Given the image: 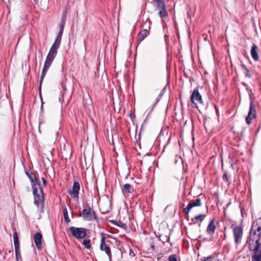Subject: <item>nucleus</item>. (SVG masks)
<instances>
[{"label": "nucleus", "mask_w": 261, "mask_h": 261, "mask_svg": "<svg viewBox=\"0 0 261 261\" xmlns=\"http://www.w3.org/2000/svg\"><path fill=\"white\" fill-rule=\"evenodd\" d=\"M247 243L252 252V261H261V218L252 223Z\"/></svg>", "instance_id": "1"}, {"label": "nucleus", "mask_w": 261, "mask_h": 261, "mask_svg": "<svg viewBox=\"0 0 261 261\" xmlns=\"http://www.w3.org/2000/svg\"><path fill=\"white\" fill-rule=\"evenodd\" d=\"M32 189L34 198V204L38 208L40 207V205H41V207H43L44 197L40 184L32 185Z\"/></svg>", "instance_id": "2"}, {"label": "nucleus", "mask_w": 261, "mask_h": 261, "mask_svg": "<svg viewBox=\"0 0 261 261\" xmlns=\"http://www.w3.org/2000/svg\"><path fill=\"white\" fill-rule=\"evenodd\" d=\"M83 210L79 216L82 217L85 221H91L97 219L96 213L88 203L83 204Z\"/></svg>", "instance_id": "3"}, {"label": "nucleus", "mask_w": 261, "mask_h": 261, "mask_svg": "<svg viewBox=\"0 0 261 261\" xmlns=\"http://www.w3.org/2000/svg\"><path fill=\"white\" fill-rule=\"evenodd\" d=\"M248 94L250 99V106L248 114L246 117V122L247 124H250L251 123V120L256 117V110L253 106L255 97L250 90H248Z\"/></svg>", "instance_id": "4"}, {"label": "nucleus", "mask_w": 261, "mask_h": 261, "mask_svg": "<svg viewBox=\"0 0 261 261\" xmlns=\"http://www.w3.org/2000/svg\"><path fill=\"white\" fill-rule=\"evenodd\" d=\"M71 235L76 239H81L86 237L88 230L84 227L70 226L67 230Z\"/></svg>", "instance_id": "5"}, {"label": "nucleus", "mask_w": 261, "mask_h": 261, "mask_svg": "<svg viewBox=\"0 0 261 261\" xmlns=\"http://www.w3.org/2000/svg\"><path fill=\"white\" fill-rule=\"evenodd\" d=\"M151 3L159 10V15L162 18L168 17L164 0H152Z\"/></svg>", "instance_id": "6"}, {"label": "nucleus", "mask_w": 261, "mask_h": 261, "mask_svg": "<svg viewBox=\"0 0 261 261\" xmlns=\"http://www.w3.org/2000/svg\"><path fill=\"white\" fill-rule=\"evenodd\" d=\"M243 222V219L241 220V223ZM233 233L234 236V239L235 243L238 245H239L242 240L243 235V227L241 224L239 226H236L233 227L232 229Z\"/></svg>", "instance_id": "7"}, {"label": "nucleus", "mask_w": 261, "mask_h": 261, "mask_svg": "<svg viewBox=\"0 0 261 261\" xmlns=\"http://www.w3.org/2000/svg\"><path fill=\"white\" fill-rule=\"evenodd\" d=\"M190 99L192 103L195 105L196 108H197V105L198 104H203L201 95L199 93L198 89L194 90L190 96Z\"/></svg>", "instance_id": "8"}, {"label": "nucleus", "mask_w": 261, "mask_h": 261, "mask_svg": "<svg viewBox=\"0 0 261 261\" xmlns=\"http://www.w3.org/2000/svg\"><path fill=\"white\" fill-rule=\"evenodd\" d=\"M57 54V51L53 50L52 49H49V53H48L46 60L44 63V66L45 68H49L53 62Z\"/></svg>", "instance_id": "9"}, {"label": "nucleus", "mask_w": 261, "mask_h": 261, "mask_svg": "<svg viewBox=\"0 0 261 261\" xmlns=\"http://www.w3.org/2000/svg\"><path fill=\"white\" fill-rule=\"evenodd\" d=\"M57 54V51L53 50L52 49H49V53H48L46 60L44 63V66L45 68H49L53 62Z\"/></svg>", "instance_id": "10"}, {"label": "nucleus", "mask_w": 261, "mask_h": 261, "mask_svg": "<svg viewBox=\"0 0 261 261\" xmlns=\"http://www.w3.org/2000/svg\"><path fill=\"white\" fill-rule=\"evenodd\" d=\"M106 238L102 236L100 240V249L102 251H105L109 257L110 261H112V254L110 248L107 244V243L105 242Z\"/></svg>", "instance_id": "11"}, {"label": "nucleus", "mask_w": 261, "mask_h": 261, "mask_svg": "<svg viewBox=\"0 0 261 261\" xmlns=\"http://www.w3.org/2000/svg\"><path fill=\"white\" fill-rule=\"evenodd\" d=\"M80 189V183L77 181L73 182L71 190L68 191L69 195L74 199H77L79 197V191Z\"/></svg>", "instance_id": "12"}, {"label": "nucleus", "mask_w": 261, "mask_h": 261, "mask_svg": "<svg viewBox=\"0 0 261 261\" xmlns=\"http://www.w3.org/2000/svg\"><path fill=\"white\" fill-rule=\"evenodd\" d=\"M201 205V200L199 198H197L195 200L190 201V202L188 204L187 207L184 208L183 211L185 214L188 215L193 207L199 206Z\"/></svg>", "instance_id": "13"}, {"label": "nucleus", "mask_w": 261, "mask_h": 261, "mask_svg": "<svg viewBox=\"0 0 261 261\" xmlns=\"http://www.w3.org/2000/svg\"><path fill=\"white\" fill-rule=\"evenodd\" d=\"M34 240L37 248L41 250L42 248V236L40 232H37L34 236Z\"/></svg>", "instance_id": "14"}, {"label": "nucleus", "mask_w": 261, "mask_h": 261, "mask_svg": "<svg viewBox=\"0 0 261 261\" xmlns=\"http://www.w3.org/2000/svg\"><path fill=\"white\" fill-rule=\"evenodd\" d=\"M25 173L30 180L32 186L34 185L40 184L34 173L30 170H25Z\"/></svg>", "instance_id": "15"}, {"label": "nucleus", "mask_w": 261, "mask_h": 261, "mask_svg": "<svg viewBox=\"0 0 261 261\" xmlns=\"http://www.w3.org/2000/svg\"><path fill=\"white\" fill-rule=\"evenodd\" d=\"M66 16H67V10L66 9H65V10H64V11L62 12L61 21L59 24V29L61 31H64L65 24L66 21Z\"/></svg>", "instance_id": "16"}, {"label": "nucleus", "mask_w": 261, "mask_h": 261, "mask_svg": "<svg viewBox=\"0 0 261 261\" xmlns=\"http://www.w3.org/2000/svg\"><path fill=\"white\" fill-rule=\"evenodd\" d=\"M215 219H212L209 223L207 228L206 232L207 234L213 235L216 230V226L214 224Z\"/></svg>", "instance_id": "17"}, {"label": "nucleus", "mask_w": 261, "mask_h": 261, "mask_svg": "<svg viewBox=\"0 0 261 261\" xmlns=\"http://www.w3.org/2000/svg\"><path fill=\"white\" fill-rule=\"evenodd\" d=\"M250 53L251 57L255 61H257L259 60V57L257 52V46L255 44H253L251 47Z\"/></svg>", "instance_id": "18"}, {"label": "nucleus", "mask_w": 261, "mask_h": 261, "mask_svg": "<svg viewBox=\"0 0 261 261\" xmlns=\"http://www.w3.org/2000/svg\"><path fill=\"white\" fill-rule=\"evenodd\" d=\"M149 32L148 29H143L140 31L138 35V41L139 43L142 41L149 35Z\"/></svg>", "instance_id": "19"}, {"label": "nucleus", "mask_w": 261, "mask_h": 261, "mask_svg": "<svg viewBox=\"0 0 261 261\" xmlns=\"http://www.w3.org/2000/svg\"><path fill=\"white\" fill-rule=\"evenodd\" d=\"M61 40H62V36L57 35L54 43L53 44L51 47H50V49H52L55 50H58V49L59 48L61 43Z\"/></svg>", "instance_id": "20"}, {"label": "nucleus", "mask_w": 261, "mask_h": 261, "mask_svg": "<svg viewBox=\"0 0 261 261\" xmlns=\"http://www.w3.org/2000/svg\"><path fill=\"white\" fill-rule=\"evenodd\" d=\"M121 189L124 195L132 193L134 191L133 187L129 184H124Z\"/></svg>", "instance_id": "21"}, {"label": "nucleus", "mask_w": 261, "mask_h": 261, "mask_svg": "<svg viewBox=\"0 0 261 261\" xmlns=\"http://www.w3.org/2000/svg\"><path fill=\"white\" fill-rule=\"evenodd\" d=\"M205 217V215L200 214L195 216L194 218L191 219L192 222L195 224L198 221L202 222Z\"/></svg>", "instance_id": "22"}, {"label": "nucleus", "mask_w": 261, "mask_h": 261, "mask_svg": "<svg viewBox=\"0 0 261 261\" xmlns=\"http://www.w3.org/2000/svg\"><path fill=\"white\" fill-rule=\"evenodd\" d=\"M63 213L65 222L68 224L70 222L71 220L68 217L67 209L65 205L63 207Z\"/></svg>", "instance_id": "23"}, {"label": "nucleus", "mask_w": 261, "mask_h": 261, "mask_svg": "<svg viewBox=\"0 0 261 261\" xmlns=\"http://www.w3.org/2000/svg\"><path fill=\"white\" fill-rule=\"evenodd\" d=\"M151 23V22L150 19L148 17L147 18L145 21H144L143 23L142 24V29H148L149 31H150Z\"/></svg>", "instance_id": "24"}, {"label": "nucleus", "mask_w": 261, "mask_h": 261, "mask_svg": "<svg viewBox=\"0 0 261 261\" xmlns=\"http://www.w3.org/2000/svg\"><path fill=\"white\" fill-rule=\"evenodd\" d=\"M13 240L15 248H19V239L17 233L16 231L13 233Z\"/></svg>", "instance_id": "25"}, {"label": "nucleus", "mask_w": 261, "mask_h": 261, "mask_svg": "<svg viewBox=\"0 0 261 261\" xmlns=\"http://www.w3.org/2000/svg\"><path fill=\"white\" fill-rule=\"evenodd\" d=\"M15 256L16 261H22V258L21 256L20 251L19 248H15Z\"/></svg>", "instance_id": "26"}, {"label": "nucleus", "mask_w": 261, "mask_h": 261, "mask_svg": "<svg viewBox=\"0 0 261 261\" xmlns=\"http://www.w3.org/2000/svg\"><path fill=\"white\" fill-rule=\"evenodd\" d=\"M111 222L113 224H115V225H117V226H119V227H120L121 228H123L124 227H126L125 224H124V223H123L121 221L112 220V221H111Z\"/></svg>", "instance_id": "27"}, {"label": "nucleus", "mask_w": 261, "mask_h": 261, "mask_svg": "<svg viewBox=\"0 0 261 261\" xmlns=\"http://www.w3.org/2000/svg\"><path fill=\"white\" fill-rule=\"evenodd\" d=\"M47 70H48V68H45V67H43L42 71V73H41V77H40V82H39L40 87L41 86V84H42L43 80L44 77H45V76L46 75V74L47 73Z\"/></svg>", "instance_id": "28"}, {"label": "nucleus", "mask_w": 261, "mask_h": 261, "mask_svg": "<svg viewBox=\"0 0 261 261\" xmlns=\"http://www.w3.org/2000/svg\"><path fill=\"white\" fill-rule=\"evenodd\" d=\"M201 261H218L213 255H210L207 257H203L201 258Z\"/></svg>", "instance_id": "29"}, {"label": "nucleus", "mask_w": 261, "mask_h": 261, "mask_svg": "<svg viewBox=\"0 0 261 261\" xmlns=\"http://www.w3.org/2000/svg\"><path fill=\"white\" fill-rule=\"evenodd\" d=\"M90 240H84L82 243L83 245L84 246L85 248L87 249H90L91 248V246L90 244Z\"/></svg>", "instance_id": "30"}, {"label": "nucleus", "mask_w": 261, "mask_h": 261, "mask_svg": "<svg viewBox=\"0 0 261 261\" xmlns=\"http://www.w3.org/2000/svg\"><path fill=\"white\" fill-rule=\"evenodd\" d=\"M47 0H34L35 5L38 6H42L46 3Z\"/></svg>", "instance_id": "31"}, {"label": "nucleus", "mask_w": 261, "mask_h": 261, "mask_svg": "<svg viewBox=\"0 0 261 261\" xmlns=\"http://www.w3.org/2000/svg\"><path fill=\"white\" fill-rule=\"evenodd\" d=\"M222 179L226 182H229V176L226 171H224V173L222 176Z\"/></svg>", "instance_id": "32"}, {"label": "nucleus", "mask_w": 261, "mask_h": 261, "mask_svg": "<svg viewBox=\"0 0 261 261\" xmlns=\"http://www.w3.org/2000/svg\"><path fill=\"white\" fill-rule=\"evenodd\" d=\"M165 90H166V88L165 87L162 90V91L161 92L160 94H159V95L158 96V97L156 99V102L154 103V105H155L160 100V99H161V97L163 96V95L164 94Z\"/></svg>", "instance_id": "33"}, {"label": "nucleus", "mask_w": 261, "mask_h": 261, "mask_svg": "<svg viewBox=\"0 0 261 261\" xmlns=\"http://www.w3.org/2000/svg\"><path fill=\"white\" fill-rule=\"evenodd\" d=\"M168 261H177V256L176 254H172L169 256Z\"/></svg>", "instance_id": "34"}, {"label": "nucleus", "mask_w": 261, "mask_h": 261, "mask_svg": "<svg viewBox=\"0 0 261 261\" xmlns=\"http://www.w3.org/2000/svg\"><path fill=\"white\" fill-rule=\"evenodd\" d=\"M39 89H40L39 96H40V99H41V109H43V102L42 96V95H41V87H39Z\"/></svg>", "instance_id": "35"}, {"label": "nucleus", "mask_w": 261, "mask_h": 261, "mask_svg": "<svg viewBox=\"0 0 261 261\" xmlns=\"http://www.w3.org/2000/svg\"><path fill=\"white\" fill-rule=\"evenodd\" d=\"M41 179L42 180L43 184L44 186H46L47 184V181L45 180V179L44 177H42Z\"/></svg>", "instance_id": "36"}, {"label": "nucleus", "mask_w": 261, "mask_h": 261, "mask_svg": "<svg viewBox=\"0 0 261 261\" xmlns=\"http://www.w3.org/2000/svg\"><path fill=\"white\" fill-rule=\"evenodd\" d=\"M63 31H61L60 30H59V33H58V35L59 36H61L62 37V35H63Z\"/></svg>", "instance_id": "37"}, {"label": "nucleus", "mask_w": 261, "mask_h": 261, "mask_svg": "<svg viewBox=\"0 0 261 261\" xmlns=\"http://www.w3.org/2000/svg\"><path fill=\"white\" fill-rule=\"evenodd\" d=\"M165 238L166 242H169L170 241V237L169 236H165Z\"/></svg>", "instance_id": "38"}, {"label": "nucleus", "mask_w": 261, "mask_h": 261, "mask_svg": "<svg viewBox=\"0 0 261 261\" xmlns=\"http://www.w3.org/2000/svg\"><path fill=\"white\" fill-rule=\"evenodd\" d=\"M243 211H244V208H242V207H241V215H242V217H243Z\"/></svg>", "instance_id": "39"}, {"label": "nucleus", "mask_w": 261, "mask_h": 261, "mask_svg": "<svg viewBox=\"0 0 261 261\" xmlns=\"http://www.w3.org/2000/svg\"><path fill=\"white\" fill-rule=\"evenodd\" d=\"M129 116L130 117H132L133 116V115L132 114H130Z\"/></svg>", "instance_id": "40"}, {"label": "nucleus", "mask_w": 261, "mask_h": 261, "mask_svg": "<svg viewBox=\"0 0 261 261\" xmlns=\"http://www.w3.org/2000/svg\"><path fill=\"white\" fill-rule=\"evenodd\" d=\"M249 152H250V153L251 154L252 153V150H251V149H250V150H249Z\"/></svg>", "instance_id": "41"}, {"label": "nucleus", "mask_w": 261, "mask_h": 261, "mask_svg": "<svg viewBox=\"0 0 261 261\" xmlns=\"http://www.w3.org/2000/svg\"><path fill=\"white\" fill-rule=\"evenodd\" d=\"M245 70H246V71H248V70L247 69V68H245Z\"/></svg>", "instance_id": "42"}, {"label": "nucleus", "mask_w": 261, "mask_h": 261, "mask_svg": "<svg viewBox=\"0 0 261 261\" xmlns=\"http://www.w3.org/2000/svg\"><path fill=\"white\" fill-rule=\"evenodd\" d=\"M85 43V41L84 42ZM84 45H85V47L86 46V44L85 43L84 44Z\"/></svg>", "instance_id": "43"}]
</instances>
